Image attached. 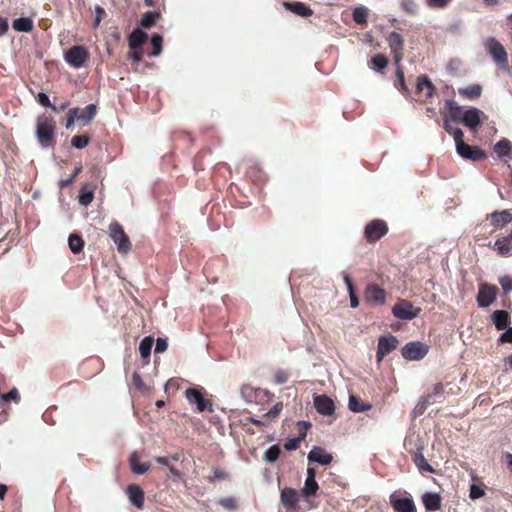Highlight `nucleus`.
<instances>
[{
	"label": "nucleus",
	"mask_w": 512,
	"mask_h": 512,
	"mask_svg": "<svg viewBox=\"0 0 512 512\" xmlns=\"http://www.w3.org/2000/svg\"><path fill=\"white\" fill-rule=\"evenodd\" d=\"M494 248L500 256L506 257L512 255V238L511 233L502 238H498L494 243Z\"/></svg>",
	"instance_id": "21"
},
{
	"label": "nucleus",
	"mask_w": 512,
	"mask_h": 512,
	"mask_svg": "<svg viewBox=\"0 0 512 512\" xmlns=\"http://www.w3.org/2000/svg\"><path fill=\"white\" fill-rule=\"evenodd\" d=\"M365 301L374 306L384 304L386 292L376 284L369 285L365 290Z\"/></svg>",
	"instance_id": "13"
},
{
	"label": "nucleus",
	"mask_w": 512,
	"mask_h": 512,
	"mask_svg": "<svg viewBox=\"0 0 512 512\" xmlns=\"http://www.w3.org/2000/svg\"><path fill=\"white\" fill-rule=\"evenodd\" d=\"M391 504L396 512H416V506L411 498L391 497Z\"/></svg>",
	"instance_id": "20"
},
{
	"label": "nucleus",
	"mask_w": 512,
	"mask_h": 512,
	"mask_svg": "<svg viewBox=\"0 0 512 512\" xmlns=\"http://www.w3.org/2000/svg\"><path fill=\"white\" fill-rule=\"evenodd\" d=\"M94 198V192L91 189H87V185L84 186L79 194L78 201L82 206H88Z\"/></svg>",
	"instance_id": "40"
},
{
	"label": "nucleus",
	"mask_w": 512,
	"mask_h": 512,
	"mask_svg": "<svg viewBox=\"0 0 512 512\" xmlns=\"http://www.w3.org/2000/svg\"><path fill=\"white\" fill-rule=\"evenodd\" d=\"M497 296V287L489 284H482L477 295L479 307H488L494 302Z\"/></svg>",
	"instance_id": "10"
},
{
	"label": "nucleus",
	"mask_w": 512,
	"mask_h": 512,
	"mask_svg": "<svg viewBox=\"0 0 512 512\" xmlns=\"http://www.w3.org/2000/svg\"><path fill=\"white\" fill-rule=\"evenodd\" d=\"M37 101L40 105L44 107H49L52 110L57 111V107L50 102L49 96L45 92L38 93Z\"/></svg>",
	"instance_id": "48"
},
{
	"label": "nucleus",
	"mask_w": 512,
	"mask_h": 512,
	"mask_svg": "<svg viewBox=\"0 0 512 512\" xmlns=\"http://www.w3.org/2000/svg\"><path fill=\"white\" fill-rule=\"evenodd\" d=\"M12 27L17 32L29 33L33 30V21L29 17L17 18L13 21Z\"/></svg>",
	"instance_id": "28"
},
{
	"label": "nucleus",
	"mask_w": 512,
	"mask_h": 512,
	"mask_svg": "<svg viewBox=\"0 0 512 512\" xmlns=\"http://www.w3.org/2000/svg\"><path fill=\"white\" fill-rule=\"evenodd\" d=\"M318 488L319 486L315 479H306L302 489V494L305 497L313 496L317 492Z\"/></svg>",
	"instance_id": "41"
},
{
	"label": "nucleus",
	"mask_w": 512,
	"mask_h": 512,
	"mask_svg": "<svg viewBox=\"0 0 512 512\" xmlns=\"http://www.w3.org/2000/svg\"><path fill=\"white\" fill-rule=\"evenodd\" d=\"M388 231V227L384 221L373 220L365 228V236L368 241L375 242L384 236Z\"/></svg>",
	"instance_id": "9"
},
{
	"label": "nucleus",
	"mask_w": 512,
	"mask_h": 512,
	"mask_svg": "<svg viewBox=\"0 0 512 512\" xmlns=\"http://www.w3.org/2000/svg\"><path fill=\"white\" fill-rule=\"evenodd\" d=\"M1 398L5 402L10 400L18 402L20 400L18 390L16 388H13L8 393L1 395Z\"/></svg>",
	"instance_id": "56"
},
{
	"label": "nucleus",
	"mask_w": 512,
	"mask_h": 512,
	"mask_svg": "<svg viewBox=\"0 0 512 512\" xmlns=\"http://www.w3.org/2000/svg\"><path fill=\"white\" fill-rule=\"evenodd\" d=\"M429 351V346L420 341H412L402 348V356L409 361L423 359Z\"/></svg>",
	"instance_id": "4"
},
{
	"label": "nucleus",
	"mask_w": 512,
	"mask_h": 512,
	"mask_svg": "<svg viewBox=\"0 0 512 512\" xmlns=\"http://www.w3.org/2000/svg\"><path fill=\"white\" fill-rule=\"evenodd\" d=\"M491 318L497 330H504L509 325V314L505 310L494 311Z\"/></svg>",
	"instance_id": "26"
},
{
	"label": "nucleus",
	"mask_w": 512,
	"mask_h": 512,
	"mask_svg": "<svg viewBox=\"0 0 512 512\" xmlns=\"http://www.w3.org/2000/svg\"><path fill=\"white\" fill-rule=\"evenodd\" d=\"M36 139L42 148H50L54 146L56 125L52 118L41 116L36 122Z\"/></svg>",
	"instance_id": "1"
},
{
	"label": "nucleus",
	"mask_w": 512,
	"mask_h": 512,
	"mask_svg": "<svg viewBox=\"0 0 512 512\" xmlns=\"http://www.w3.org/2000/svg\"><path fill=\"white\" fill-rule=\"evenodd\" d=\"M313 403H314L315 409L321 415L330 416L335 411V404H334L333 400L325 394L315 396Z\"/></svg>",
	"instance_id": "14"
},
{
	"label": "nucleus",
	"mask_w": 512,
	"mask_h": 512,
	"mask_svg": "<svg viewBox=\"0 0 512 512\" xmlns=\"http://www.w3.org/2000/svg\"><path fill=\"white\" fill-rule=\"evenodd\" d=\"M499 283L505 293L512 292V276L505 275L500 277Z\"/></svg>",
	"instance_id": "49"
},
{
	"label": "nucleus",
	"mask_w": 512,
	"mask_h": 512,
	"mask_svg": "<svg viewBox=\"0 0 512 512\" xmlns=\"http://www.w3.org/2000/svg\"><path fill=\"white\" fill-rule=\"evenodd\" d=\"M110 237L117 245V250L119 253L125 254L131 249V242L128 236L125 234L122 226L114 221L109 225Z\"/></svg>",
	"instance_id": "3"
},
{
	"label": "nucleus",
	"mask_w": 512,
	"mask_h": 512,
	"mask_svg": "<svg viewBox=\"0 0 512 512\" xmlns=\"http://www.w3.org/2000/svg\"><path fill=\"white\" fill-rule=\"evenodd\" d=\"M132 381H133V384L138 388V389H141L142 386H143V382H142V379H141V376L137 373V372H134L133 375H132Z\"/></svg>",
	"instance_id": "64"
},
{
	"label": "nucleus",
	"mask_w": 512,
	"mask_h": 512,
	"mask_svg": "<svg viewBox=\"0 0 512 512\" xmlns=\"http://www.w3.org/2000/svg\"><path fill=\"white\" fill-rule=\"evenodd\" d=\"M159 17V14L147 11L140 20V25L144 28H151L155 23L157 18Z\"/></svg>",
	"instance_id": "42"
},
{
	"label": "nucleus",
	"mask_w": 512,
	"mask_h": 512,
	"mask_svg": "<svg viewBox=\"0 0 512 512\" xmlns=\"http://www.w3.org/2000/svg\"><path fill=\"white\" fill-rule=\"evenodd\" d=\"M455 144L457 153L464 159L479 161L487 157L485 151L481 150L477 146H470L466 144L463 138H461V140H457Z\"/></svg>",
	"instance_id": "5"
},
{
	"label": "nucleus",
	"mask_w": 512,
	"mask_h": 512,
	"mask_svg": "<svg viewBox=\"0 0 512 512\" xmlns=\"http://www.w3.org/2000/svg\"><path fill=\"white\" fill-rule=\"evenodd\" d=\"M494 153L498 158L507 157L512 159V143L508 139L499 140L493 147Z\"/></svg>",
	"instance_id": "23"
},
{
	"label": "nucleus",
	"mask_w": 512,
	"mask_h": 512,
	"mask_svg": "<svg viewBox=\"0 0 512 512\" xmlns=\"http://www.w3.org/2000/svg\"><path fill=\"white\" fill-rule=\"evenodd\" d=\"M462 107L453 99L445 101V108L441 111L444 118H448L453 122H460L463 116Z\"/></svg>",
	"instance_id": "15"
},
{
	"label": "nucleus",
	"mask_w": 512,
	"mask_h": 512,
	"mask_svg": "<svg viewBox=\"0 0 512 512\" xmlns=\"http://www.w3.org/2000/svg\"><path fill=\"white\" fill-rule=\"evenodd\" d=\"M498 341L500 343H512V327H509L505 332H503Z\"/></svg>",
	"instance_id": "59"
},
{
	"label": "nucleus",
	"mask_w": 512,
	"mask_h": 512,
	"mask_svg": "<svg viewBox=\"0 0 512 512\" xmlns=\"http://www.w3.org/2000/svg\"><path fill=\"white\" fill-rule=\"evenodd\" d=\"M220 504L227 509L235 508V500L233 498H224L220 500Z\"/></svg>",
	"instance_id": "63"
},
{
	"label": "nucleus",
	"mask_w": 512,
	"mask_h": 512,
	"mask_svg": "<svg viewBox=\"0 0 512 512\" xmlns=\"http://www.w3.org/2000/svg\"><path fill=\"white\" fill-rule=\"evenodd\" d=\"M279 455H280V448L278 445H272L271 447H269L265 454H264V459L267 461V462H270V463H273L275 462L278 458H279Z\"/></svg>",
	"instance_id": "44"
},
{
	"label": "nucleus",
	"mask_w": 512,
	"mask_h": 512,
	"mask_svg": "<svg viewBox=\"0 0 512 512\" xmlns=\"http://www.w3.org/2000/svg\"><path fill=\"white\" fill-rule=\"evenodd\" d=\"M416 89H417L418 92H423L424 90H426L427 91V93H426L427 97H432L433 93H434V90H435V86L430 81L428 76L421 75L417 79Z\"/></svg>",
	"instance_id": "31"
},
{
	"label": "nucleus",
	"mask_w": 512,
	"mask_h": 512,
	"mask_svg": "<svg viewBox=\"0 0 512 512\" xmlns=\"http://www.w3.org/2000/svg\"><path fill=\"white\" fill-rule=\"evenodd\" d=\"M104 15H105V10L99 5L95 6L94 27H98L100 25Z\"/></svg>",
	"instance_id": "58"
},
{
	"label": "nucleus",
	"mask_w": 512,
	"mask_h": 512,
	"mask_svg": "<svg viewBox=\"0 0 512 512\" xmlns=\"http://www.w3.org/2000/svg\"><path fill=\"white\" fill-rule=\"evenodd\" d=\"M371 63L374 69L383 70L387 66L388 60L384 55L377 54L374 57H372Z\"/></svg>",
	"instance_id": "46"
},
{
	"label": "nucleus",
	"mask_w": 512,
	"mask_h": 512,
	"mask_svg": "<svg viewBox=\"0 0 512 512\" xmlns=\"http://www.w3.org/2000/svg\"><path fill=\"white\" fill-rule=\"evenodd\" d=\"M162 36L159 34H153L151 37V44L153 50L148 54L150 57H157L162 52Z\"/></svg>",
	"instance_id": "39"
},
{
	"label": "nucleus",
	"mask_w": 512,
	"mask_h": 512,
	"mask_svg": "<svg viewBox=\"0 0 512 512\" xmlns=\"http://www.w3.org/2000/svg\"><path fill=\"white\" fill-rule=\"evenodd\" d=\"M487 219L490 220L491 225L502 228L512 221V213L509 210H503L501 212L495 211L490 213Z\"/></svg>",
	"instance_id": "19"
},
{
	"label": "nucleus",
	"mask_w": 512,
	"mask_h": 512,
	"mask_svg": "<svg viewBox=\"0 0 512 512\" xmlns=\"http://www.w3.org/2000/svg\"><path fill=\"white\" fill-rule=\"evenodd\" d=\"M284 7L296 15L309 17L313 14L312 9L302 2H284Z\"/></svg>",
	"instance_id": "24"
},
{
	"label": "nucleus",
	"mask_w": 512,
	"mask_h": 512,
	"mask_svg": "<svg viewBox=\"0 0 512 512\" xmlns=\"http://www.w3.org/2000/svg\"><path fill=\"white\" fill-rule=\"evenodd\" d=\"M402 9L408 14L414 15L418 11V5L414 0H401Z\"/></svg>",
	"instance_id": "47"
},
{
	"label": "nucleus",
	"mask_w": 512,
	"mask_h": 512,
	"mask_svg": "<svg viewBox=\"0 0 512 512\" xmlns=\"http://www.w3.org/2000/svg\"><path fill=\"white\" fill-rule=\"evenodd\" d=\"M148 35L141 29L133 30L128 37V45L132 50L140 48L147 40Z\"/></svg>",
	"instance_id": "22"
},
{
	"label": "nucleus",
	"mask_w": 512,
	"mask_h": 512,
	"mask_svg": "<svg viewBox=\"0 0 512 512\" xmlns=\"http://www.w3.org/2000/svg\"><path fill=\"white\" fill-rule=\"evenodd\" d=\"M396 76L399 80V86H400V89L404 90V91H407V86L405 84V81H404V72L402 70V67H397L396 69Z\"/></svg>",
	"instance_id": "62"
},
{
	"label": "nucleus",
	"mask_w": 512,
	"mask_h": 512,
	"mask_svg": "<svg viewBox=\"0 0 512 512\" xmlns=\"http://www.w3.org/2000/svg\"><path fill=\"white\" fill-rule=\"evenodd\" d=\"M420 312V308L414 307L413 304L407 300H400L392 307L393 315L401 320H412L416 318Z\"/></svg>",
	"instance_id": "6"
},
{
	"label": "nucleus",
	"mask_w": 512,
	"mask_h": 512,
	"mask_svg": "<svg viewBox=\"0 0 512 512\" xmlns=\"http://www.w3.org/2000/svg\"><path fill=\"white\" fill-rule=\"evenodd\" d=\"M484 495H485L484 489H482L480 486H478L476 484H471L470 494H469L471 499L475 500V499L481 498Z\"/></svg>",
	"instance_id": "52"
},
{
	"label": "nucleus",
	"mask_w": 512,
	"mask_h": 512,
	"mask_svg": "<svg viewBox=\"0 0 512 512\" xmlns=\"http://www.w3.org/2000/svg\"><path fill=\"white\" fill-rule=\"evenodd\" d=\"M482 115L483 112L480 109L472 107L464 111L460 122H462L463 125L466 126L467 128L475 131L477 130L478 127L482 125Z\"/></svg>",
	"instance_id": "11"
},
{
	"label": "nucleus",
	"mask_w": 512,
	"mask_h": 512,
	"mask_svg": "<svg viewBox=\"0 0 512 512\" xmlns=\"http://www.w3.org/2000/svg\"><path fill=\"white\" fill-rule=\"evenodd\" d=\"M68 245H69L70 250L74 254H78L83 250L84 241L81 238V236H79L77 234H70V236L68 238Z\"/></svg>",
	"instance_id": "35"
},
{
	"label": "nucleus",
	"mask_w": 512,
	"mask_h": 512,
	"mask_svg": "<svg viewBox=\"0 0 512 512\" xmlns=\"http://www.w3.org/2000/svg\"><path fill=\"white\" fill-rule=\"evenodd\" d=\"M280 500L286 509H294L298 504L299 496L295 489L285 487L281 490Z\"/></svg>",
	"instance_id": "18"
},
{
	"label": "nucleus",
	"mask_w": 512,
	"mask_h": 512,
	"mask_svg": "<svg viewBox=\"0 0 512 512\" xmlns=\"http://www.w3.org/2000/svg\"><path fill=\"white\" fill-rule=\"evenodd\" d=\"M422 500L428 511H436L441 507V498L438 493L426 492Z\"/></svg>",
	"instance_id": "25"
},
{
	"label": "nucleus",
	"mask_w": 512,
	"mask_h": 512,
	"mask_svg": "<svg viewBox=\"0 0 512 512\" xmlns=\"http://www.w3.org/2000/svg\"><path fill=\"white\" fill-rule=\"evenodd\" d=\"M445 393V386L442 383H437L433 387L431 395V402H435L437 398L443 396Z\"/></svg>",
	"instance_id": "50"
},
{
	"label": "nucleus",
	"mask_w": 512,
	"mask_h": 512,
	"mask_svg": "<svg viewBox=\"0 0 512 512\" xmlns=\"http://www.w3.org/2000/svg\"><path fill=\"white\" fill-rule=\"evenodd\" d=\"M450 119L444 118L443 127L447 133L453 136L454 141L461 140L464 137L463 131L458 127H453Z\"/></svg>",
	"instance_id": "38"
},
{
	"label": "nucleus",
	"mask_w": 512,
	"mask_h": 512,
	"mask_svg": "<svg viewBox=\"0 0 512 512\" xmlns=\"http://www.w3.org/2000/svg\"><path fill=\"white\" fill-rule=\"evenodd\" d=\"M131 470L138 475L145 474L149 468L150 464L148 462H139L138 455L133 452L129 457Z\"/></svg>",
	"instance_id": "27"
},
{
	"label": "nucleus",
	"mask_w": 512,
	"mask_h": 512,
	"mask_svg": "<svg viewBox=\"0 0 512 512\" xmlns=\"http://www.w3.org/2000/svg\"><path fill=\"white\" fill-rule=\"evenodd\" d=\"M398 340L395 336H381L378 340L376 352L377 361L380 362L386 355L397 348Z\"/></svg>",
	"instance_id": "8"
},
{
	"label": "nucleus",
	"mask_w": 512,
	"mask_h": 512,
	"mask_svg": "<svg viewBox=\"0 0 512 512\" xmlns=\"http://www.w3.org/2000/svg\"><path fill=\"white\" fill-rule=\"evenodd\" d=\"M482 88L480 85L474 84L459 89V94L468 99H477L481 95Z\"/></svg>",
	"instance_id": "34"
},
{
	"label": "nucleus",
	"mask_w": 512,
	"mask_h": 512,
	"mask_svg": "<svg viewBox=\"0 0 512 512\" xmlns=\"http://www.w3.org/2000/svg\"><path fill=\"white\" fill-rule=\"evenodd\" d=\"M89 57L85 47L76 45L68 49L64 54L65 61L74 68L82 67Z\"/></svg>",
	"instance_id": "7"
},
{
	"label": "nucleus",
	"mask_w": 512,
	"mask_h": 512,
	"mask_svg": "<svg viewBox=\"0 0 512 512\" xmlns=\"http://www.w3.org/2000/svg\"><path fill=\"white\" fill-rule=\"evenodd\" d=\"M413 461L420 471L434 472L433 467L425 459L422 448H419L414 454Z\"/></svg>",
	"instance_id": "32"
},
{
	"label": "nucleus",
	"mask_w": 512,
	"mask_h": 512,
	"mask_svg": "<svg viewBox=\"0 0 512 512\" xmlns=\"http://www.w3.org/2000/svg\"><path fill=\"white\" fill-rule=\"evenodd\" d=\"M389 47L392 52L403 50L404 40L398 32H391L388 36Z\"/></svg>",
	"instance_id": "33"
},
{
	"label": "nucleus",
	"mask_w": 512,
	"mask_h": 512,
	"mask_svg": "<svg viewBox=\"0 0 512 512\" xmlns=\"http://www.w3.org/2000/svg\"><path fill=\"white\" fill-rule=\"evenodd\" d=\"M431 403V395L423 396L417 403V405L414 407L412 411L413 416H421Z\"/></svg>",
	"instance_id": "37"
},
{
	"label": "nucleus",
	"mask_w": 512,
	"mask_h": 512,
	"mask_svg": "<svg viewBox=\"0 0 512 512\" xmlns=\"http://www.w3.org/2000/svg\"><path fill=\"white\" fill-rule=\"evenodd\" d=\"M167 348H168V343H167L166 339L158 338L156 340V345H155V350H154L156 354L165 352L167 350Z\"/></svg>",
	"instance_id": "57"
},
{
	"label": "nucleus",
	"mask_w": 512,
	"mask_h": 512,
	"mask_svg": "<svg viewBox=\"0 0 512 512\" xmlns=\"http://www.w3.org/2000/svg\"><path fill=\"white\" fill-rule=\"evenodd\" d=\"M301 441L302 440L298 436L291 438L284 444V448L287 451L296 450L300 446Z\"/></svg>",
	"instance_id": "54"
},
{
	"label": "nucleus",
	"mask_w": 512,
	"mask_h": 512,
	"mask_svg": "<svg viewBox=\"0 0 512 512\" xmlns=\"http://www.w3.org/2000/svg\"><path fill=\"white\" fill-rule=\"evenodd\" d=\"M283 409V404L281 402H277L276 404L273 405V407L266 413L265 416L271 418V419H274L276 417H278V415L280 414V412L282 411Z\"/></svg>",
	"instance_id": "55"
},
{
	"label": "nucleus",
	"mask_w": 512,
	"mask_h": 512,
	"mask_svg": "<svg viewBox=\"0 0 512 512\" xmlns=\"http://www.w3.org/2000/svg\"><path fill=\"white\" fill-rule=\"evenodd\" d=\"M307 459L309 462H315L320 465H329L333 461V456L323 448L315 446L308 453Z\"/></svg>",
	"instance_id": "16"
},
{
	"label": "nucleus",
	"mask_w": 512,
	"mask_h": 512,
	"mask_svg": "<svg viewBox=\"0 0 512 512\" xmlns=\"http://www.w3.org/2000/svg\"><path fill=\"white\" fill-rule=\"evenodd\" d=\"M451 0H427V5L434 8H444Z\"/></svg>",
	"instance_id": "61"
},
{
	"label": "nucleus",
	"mask_w": 512,
	"mask_h": 512,
	"mask_svg": "<svg viewBox=\"0 0 512 512\" xmlns=\"http://www.w3.org/2000/svg\"><path fill=\"white\" fill-rule=\"evenodd\" d=\"M153 343L154 339L151 336H147L141 340L139 344V352L143 358L147 359L150 357Z\"/></svg>",
	"instance_id": "36"
},
{
	"label": "nucleus",
	"mask_w": 512,
	"mask_h": 512,
	"mask_svg": "<svg viewBox=\"0 0 512 512\" xmlns=\"http://www.w3.org/2000/svg\"><path fill=\"white\" fill-rule=\"evenodd\" d=\"M368 16V9L364 6L357 7L353 11V19L358 24L366 23Z\"/></svg>",
	"instance_id": "43"
},
{
	"label": "nucleus",
	"mask_w": 512,
	"mask_h": 512,
	"mask_svg": "<svg viewBox=\"0 0 512 512\" xmlns=\"http://www.w3.org/2000/svg\"><path fill=\"white\" fill-rule=\"evenodd\" d=\"M185 396L190 404L196 405L198 412H203L207 408L210 412H213L212 404L208 406V401L204 399L200 390L189 388L185 391Z\"/></svg>",
	"instance_id": "12"
},
{
	"label": "nucleus",
	"mask_w": 512,
	"mask_h": 512,
	"mask_svg": "<svg viewBox=\"0 0 512 512\" xmlns=\"http://www.w3.org/2000/svg\"><path fill=\"white\" fill-rule=\"evenodd\" d=\"M89 140L87 135H76L72 138L71 145L76 149H83L88 145Z\"/></svg>",
	"instance_id": "45"
},
{
	"label": "nucleus",
	"mask_w": 512,
	"mask_h": 512,
	"mask_svg": "<svg viewBox=\"0 0 512 512\" xmlns=\"http://www.w3.org/2000/svg\"><path fill=\"white\" fill-rule=\"evenodd\" d=\"M349 409L354 413H360L364 411H368L371 409V405L365 402H362L357 396L350 395L348 401Z\"/></svg>",
	"instance_id": "30"
},
{
	"label": "nucleus",
	"mask_w": 512,
	"mask_h": 512,
	"mask_svg": "<svg viewBox=\"0 0 512 512\" xmlns=\"http://www.w3.org/2000/svg\"><path fill=\"white\" fill-rule=\"evenodd\" d=\"M297 427H298V432H299L298 437L301 440H303L307 435L308 429L311 427V423L308 421H298Z\"/></svg>",
	"instance_id": "51"
},
{
	"label": "nucleus",
	"mask_w": 512,
	"mask_h": 512,
	"mask_svg": "<svg viewBox=\"0 0 512 512\" xmlns=\"http://www.w3.org/2000/svg\"><path fill=\"white\" fill-rule=\"evenodd\" d=\"M126 493L130 503L138 508L142 509L144 506V492L139 485L131 484L127 487Z\"/></svg>",
	"instance_id": "17"
},
{
	"label": "nucleus",
	"mask_w": 512,
	"mask_h": 512,
	"mask_svg": "<svg viewBox=\"0 0 512 512\" xmlns=\"http://www.w3.org/2000/svg\"><path fill=\"white\" fill-rule=\"evenodd\" d=\"M274 379L277 384H284L288 380V374L283 370H279L275 373Z\"/></svg>",
	"instance_id": "60"
},
{
	"label": "nucleus",
	"mask_w": 512,
	"mask_h": 512,
	"mask_svg": "<svg viewBox=\"0 0 512 512\" xmlns=\"http://www.w3.org/2000/svg\"><path fill=\"white\" fill-rule=\"evenodd\" d=\"M484 45L495 64L502 69H507L509 66L508 55L504 46L494 37L488 38Z\"/></svg>",
	"instance_id": "2"
},
{
	"label": "nucleus",
	"mask_w": 512,
	"mask_h": 512,
	"mask_svg": "<svg viewBox=\"0 0 512 512\" xmlns=\"http://www.w3.org/2000/svg\"><path fill=\"white\" fill-rule=\"evenodd\" d=\"M78 113L79 111L77 110V108H72L69 110L68 112V118H67V121H66V129H71L75 120H78Z\"/></svg>",
	"instance_id": "53"
},
{
	"label": "nucleus",
	"mask_w": 512,
	"mask_h": 512,
	"mask_svg": "<svg viewBox=\"0 0 512 512\" xmlns=\"http://www.w3.org/2000/svg\"><path fill=\"white\" fill-rule=\"evenodd\" d=\"M77 110L79 111L78 120L83 121L84 123H89L92 121L97 113V107L95 104H88L82 109L77 108Z\"/></svg>",
	"instance_id": "29"
}]
</instances>
